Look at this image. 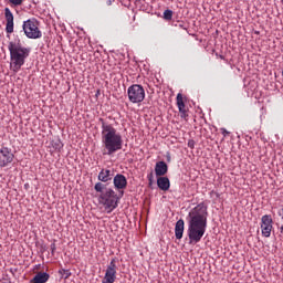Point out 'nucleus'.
I'll use <instances>...</instances> for the list:
<instances>
[{
	"label": "nucleus",
	"mask_w": 283,
	"mask_h": 283,
	"mask_svg": "<svg viewBox=\"0 0 283 283\" xmlns=\"http://www.w3.org/2000/svg\"><path fill=\"white\" fill-rule=\"evenodd\" d=\"M177 107L181 114V118H185L187 116V109L185 108V101H182V94L180 93L177 94Z\"/></svg>",
	"instance_id": "obj_17"
},
{
	"label": "nucleus",
	"mask_w": 283,
	"mask_h": 283,
	"mask_svg": "<svg viewBox=\"0 0 283 283\" xmlns=\"http://www.w3.org/2000/svg\"><path fill=\"white\" fill-rule=\"evenodd\" d=\"M113 185H114L115 189H117L118 191L120 189H126L127 188V178L123 174H117L113 178Z\"/></svg>",
	"instance_id": "obj_11"
},
{
	"label": "nucleus",
	"mask_w": 283,
	"mask_h": 283,
	"mask_svg": "<svg viewBox=\"0 0 283 283\" xmlns=\"http://www.w3.org/2000/svg\"><path fill=\"white\" fill-rule=\"evenodd\" d=\"M118 266L116 265V259H112L106 268V272L102 283H114L116 282V271Z\"/></svg>",
	"instance_id": "obj_7"
},
{
	"label": "nucleus",
	"mask_w": 283,
	"mask_h": 283,
	"mask_svg": "<svg viewBox=\"0 0 283 283\" xmlns=\"http://www.w3.org/2000/svg\"><path fill=\"white\" fill-rule=\"evenodd\" d=\"M97 197V202L105 209L106 213H112L118 207V193L103 182H96L94 186Z\"/></svg>",
	"instance_id": "obj_4"
},
{
	"label": "nucleus",
	"mask_w": 283,
	"mask_h": 283,
	"mask_svg": "<svg viewBox=\"0 0 283 283\" xmlns=\"http://www.w3.org/2000/svg\"><path fill=\"white\" fill-rule=\"evenodd\" d=\"M22 28L28 39H41L43 36V33L39 30V21L35 19L24 21Z\"/></svg>",
	"instance_id": "obj_5"
},
{
	"label": "nucleus",
	"mask_w": 283,
	"mask_h": 283,
	"mask_svg": "<svg viewBox=\"0 0 283 283\" xmlns=\"http://www.w3.org/2000/svg\"><path fill=\"white\" fill-rule=\"evenodd\" d=\"M50 250H51V254L54 255V253L56 252V243H51Z\"/></svg>",
	"instance_id": "obj_23"
},
{
	"label": "nucleus",
	"mask_w": 283,
	"mask_h": 283,
	"mask_svg": "<svg viewBox=\"0 0 283 283\" xmlns=\"http://www.w3.org/2000/svg\"><path fill=\"white\" fill-rule=\"evenodd\" d=\"M54 149H56L57 151H61L63 149V143H61V140H57L53 144Z\"/></svg>",
	"instance_id": "obj_20"
},
{
	"label": "nucleus",
	"mask_w": 283,
	"mask_h": 283,
	"mask_svg": "<svg viewBox=\"0 0 283 283\" xmlns=\"http://www.w3.org/2000/svg\"><path fill=\"white\" fill-rule=\"evenodd\" d=\"M169 171V167L167 166V163L165 161H157L155 165V174L156 176H165Z\"/></svg>",
	"instance_id": "obj_13"
},
{
	"label": "nucleus",
	"mask_w": 283,
	"mask_h": 283,
	"mask_svg": "<svg viewBox=\"0 0 283 283\" xmlns=\"http://www.w3.org/2000/svg\"><path fill=\"white\" fill-rule=\"evenodd\" d=\"M220 132L224 138H227V136H229V134H231L229 130H227V128H220Z\"/></svg>",
	"instance_id": "obj_21"
},
{
	"label": "nucleus",
	"mask_w": 283,
	"mask_h": 283,
	"mask_svg": "<svg viewBox=\"0 0 283 283\" xmlns=\"http://www.w3.org/2000/svg\"><path fill=\"white\" fill-rule=\"evenodd\" d=\"M207 218H209L208 207L205 202L198 203L188 213V238L190 244H198L205 233H207Z\"/></svg>",
	"instance_id": "obj_1"
},
{
	"label": "nucleus",
	"mask_w": 283,
	"mask_h": 283,
	"mask_svg": "<svg viewBox=\"0 0 283 283\" xmlns=\"http://www.w3.org/2000/svg\"><path fill=\"white\" fill-rule=\"evenodd\" d=\"M114 179V172H112L111 169H105L103 168L98 176H97V180H99L98 182H112V180Z\"/></svg>",
	"instance_id": "obj_12"
},
{
	"label": "nucleus",
	"mask_w": 283,
	"mask_h": 283,
	"mask_svg": "<svg viewBox=\"0 0 283 283\" xmlns=\"http://www.w3.org/2000/svg\"><path fill=\"white\" fill-rule=\"evenodd\" d=\"M4 17H6V32L7 34H12L14 32V15L12 14V11H10V8L4 9Z\"/></svg>",
	"instance_id": "obj_10"
},
{
	"label": "nucleus",
	"mask_w": 283,
	"mask_h": 283,
	"mask_svg": "<svg viewBox=\"0 0 283 283\" xmlns=\"http://www.w3.org/2000/svg\"><path fill=\"white\" fill-rule=\"evenodd\" d=\"M153 178H154V175H153V174H149V175H148L149 185H151Z\"/></svg>",
	"instance_id": "obj_25"
},
{
	"label": "nucleus",
	"mask_w": 283,
	"mask_h": 283,
	"mask_svg": "<svg viewBox=\"0 0 283 283\" xmlns=\"http://www.w3.org/2000/svg\"><path fill=\"white\" fill-rule=\"evenodd\" d=\"M185 233V220L179 219L175 226V237L177 240H182Z\"/></svg>",
	"instance_id": "obj_14"
},
{
	"label": "nucleus",
	"mask_w": 283,
	"mask_h": 283,
	"mask_svg": "<svg viewBox=\"0 0 283 283\" xmlns=\"http://www.w3.org/2000/svg\"><path fill=\"white\" fill-rule=\"evenodd\" d=\"M188 147H189L190 149H193V147H196V142L189 140V142H188Z\"/></svg>",
	"instance_id": "obj_24"
},
{
	"label": "nucleus",
	"mask_w": 283,
	"mask_h": 283,
	"mask_svg": "<svg viewBox=\"0 0 283 283\" xmlns=\"http://www.w3.org/2000/svg\"><path fill=\"white\" fill-rule=\"evenodd\" d=\"M59 275L63 277L64 280H67L72 275V272L70 270L61 269L59 270Z\"/></svg>",
	"instance_id": "obj_18"
},
{
	"label": "nucleus",
	"mask_w": 283,
	"mask_h": 283,
	"mask_svg": "<svg viewBox=\"0 0 283 283\" xmlns=\"http://www.w3.org/2000/svg\"><path fill=\"white\" fill-rule=\"evenodd\" d=\"M128 101L134 104L145 101V87L139 84H133L127 88Z\"/></svg>",
	"instance_id": "obj_6"
},
{
	"label": "nucleus",
	"mask_w": 283,
	"mask_h": 283,
	"mask_svg": "<svg viewBox=\"0 0 283 283\" xmlns=\"http://www.w3.org/2000/svg\"><path fill=\"white\" fill-rule=\"evenodd\" d=\"M12 6H21L23 3V0H9Z\"/></svg>",
	"instance_id": "obj_22"
},
{
	"label": "nucleus",
	"mask_w": 283,
	"mask_h": 283,
	"mask_svg": "<svg viewBox=\"0 0 283 283\" xmlns=\"http://www.w3.org/2000/svg\"><path fill=\"white\" fill-rule=\"evenodd\" d=\"M281 211H282V213H280V216H282V220H283V208H282V210H281Z\"/></svg>",
	"instance_id": "obj_26"
},
{
	"label": "nucleus",
	"mask_w": 283,
	"mask_h": 283,
	"mask_svg": "<svg viewBox=\"0 0 283 283\" xmlns=\"http://www.w3.org/2000/svg\"><path fill=\"white\" fill-rule=\"evenodd\" d=\"M102 123V144L106 150V156H113L116 151L123 149V135L112 124L105 123V119L99 118Z\"/></svg>",
	"instance_id": "obj_2"
},
{
	"label": "nucleus",
	"mask_w": 283,
	"mask_h": 283,
	"mask_svg": "<svg viewBox=\"0 0 283 283\" xmlns=\"http://www.w3.org/2000/svg\"><path fill=\"white\" fill-rule=\"evenodd\" d=\"M164 19L166 21H171V19H174V11L169 10V9L165 10L164 11Z\"/></svg>",
	"instance_id": "obj_19"
},
{
	"label": "nucleus",
	"mask_w": 283,
	"mask_h": 283,
	"mask_svg": "<svg viewBox=\"0 0 283 283\" xmlns=\"http://www.w3.org/2000/svg\"><path fill=\"white\" fill-rule=\"evenodd\" d=\"M157 186L161 191H169V187H171V182L167 177L157 178Z\"/></svg>",
	"instance_id": "obj_16"
},
{
	"label": "nucleus",
	"mask_w": 283,
	"mask_h": 283,
	"mask_svg": "<svg viewBox=\"0 0 283 283\" xmlns=\"http://www.w3.org/2000/svg\"><path fill=\"white\" fill-rule=\"evenodd\" d=\"M50 280L48 272H38L36 275L31 279L30 283H46Z\"/></svg>",
	"instance_id": "obj_15"
},
{
	"label": "nucleus",
	"mask_w": 283,
	"mask_h": 283,
	"mask_svg": "<svg viewBox=\"0 0 283 283\" xmlns=\"http://www.w3.org/2000/svg\"><path fill=\"white\" fill-rule=\"evenodd\" d=\"M8 50L10 52V70L17 74L25 65L32 49L23 46L21 40L17 39L9 42Z\"/></svg>",
	"instance_id": "obj_3"
},
{
	"label": "nucleus",
	"mask_w": 283,
	"mask_h": 283,
	"mask_svg": "<svg viewBox=\"0 0 283 283\" xmlns=\"http://www.w3.org/2000/svg\"><path fill=\"white\" fill-rule=\"evenodd\" d=\"M14 160V153L8 147L0 148V167H8Z\"/></svg>",
	"instance_id": "obj_9"
},
{
	"label": "nucleus",
	"mask_w": 283,
	"mask_h": 283,
	"mask_svg": "<svg viewBox=\"0 0 283 283\" xmlns=\"http://www.w3.org/2000/svg\"><path fill=\"white\" fill-rule=\"evenodd\" d=\"M273 231V218L271 214H265L261 218V233L264 238H271Z\"/></svg>",
	"instance_id": "obj_8"
}]
</instances>
